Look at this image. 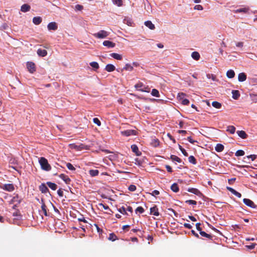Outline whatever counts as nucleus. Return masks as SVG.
<instances>
[{
  "instance_id": "obj_1",
  "label": "nucleus",
  "mask_w": 257,
  "mask_h": 257,
  "mask_svg": "<svg viewBox=\"0 0 257 257\" xmlns=\"http://www.w3.org/2000/svg\"><path fill=\"white\" fill-rule=\"evenodd\" d=\"M39 162L42 170L49 171L51 169L50 165L48 163V160L44 157H41Z\"/></svg>"
},
{
  "instance_id": "obj_2",
  "label": "nucleus",
  "mask_w": 257,
  "mask_h": 257,
  "mask_svg": "<svg viewBox=\"0 0 257 257\" xmlns=\"http://www.w3.org/2000/svg\"><path fill=\"white\" fill-rule=\"evenodd\" d=\"M109 35V33L106 31L101 30L97 33L93 34V36L97 39H103L106 38Z\"/></svg>"
},
{
  "instance_id": "obj_3",
  "label": "nucleus",
  "mask_w": 257,
  "mask_h": 257,
  "mask_svg": "<svg viewBox=\"0 0 257 257\" xmlns=\"http://www.w3.org/2000/svg\"><path fill=\"white\" fill-rule=\"evenodd\" d=\"M135 87L137 90L141 91L149 92L150 91V89L148 87H145L143 83L142 82H139L136 84L135 85Z\"/></svg>"
},
{
  "instance_id": "obj_4",
  "label": "nucleus",
  "mask_w": 257,
  "mask_h": 257,
  "mask_svg": "<svg viewBox=\"0 0 257 257\" xmlns=\"http://www.w3.org/2000/svg\"><path fill=\"white\" fill-rule=\"evenodd\" d=\"M27 68L30 73H34L36 71V65L34 62H28L26 64Z\"/></svg>"
},
{
  "instance_id": "obj_5",
  "label": "nucleus",
  "mask_w": 257,
  "mask_h": 257,
  "mask_svg": "<svg viewBox=\"0 0 257 257\" xmlns=\"http://www.w3.org/2000/svg\"><path fill=\"white\" fill-rule=\"evenodd\" d=\"M121 135L125 137H129L131 136H135L137 134V132L134 130H127L120 132Z\"/></svg>"
},
{
  "instance_id": "obj_6",
  "label": "nucleus",
  "mask_w": 257,
  "mask_h": 257,
  "mask_svg": "<svg viewBox=\"0 0 257 257\" xmlns=\"http://www.w3.org/2000/svg\"><path fill=\"white\" fill-rule=\"evenodd\" d=\"M243 202L246 205L251 208H255L257 207L256 205H255L252 201L249 199L244 198L243 199Z\"/></svg>"
},
{
  "instance_id": "obj_7",
  "label": "nucleus",
  "mask_w": 257,
  "mask_h": 257,
  "mask_svg": "<svg viewBox=\"0 0 257 257\" xmlns=\"http://www.w3.org/2000/svg\"><path fill=\"white\" fill-rule=\"evenodd\" d=\"M145 100L147 102H157V103H163L164 100L163 99H155V98H152L150 97H143Z\"/></svg>"
},
{
  "instance_id": "obj_8",
  "label": "nucleus",
  "mask_w": 257,
  "mask_h": 257,
  "mask_svg": "<svg viewBox=\"0 0 257 257\" xmlns=\"http://www.w3.org/2000/svg\"><path fill=\"white\" fill-rule=\"evenodd\" d=\"M41 203L42 204L41 209H42V210L44 215L46 216H49V214L48 213L47 207L45 204L44 199L43 198L41 199Z\"/></svg>"
},
{
  "instance_id": "obj_9",
  "label": "nucleus",
  "mask_w": 257,
  "mask_h": 257,
  "mask_svg": "<svg viewBox=\"0 0 257 257\" xmlns=\"http://www.w3.org/2000/svg\"><path fill=\"white\" fill-rule=\"evenodd\" d=\"M102 44L104 46L107 47L109 48H114L115 46L114 43L108 40L104 41L102 43Z\"/></svg>"
},
{
  "instance_id": "obj_10",
  "label": "nucleus",
  "mask_w": 257,
  "mask_h": 257,
  "mask_svg": "<svg viewBox=\"0 0 257 257\" xmlns=\"http://www.w3.org/2000/svg\"><path fill=\"white\" fill-rule=\"evenodd\" d=\"M3 189L6 191L12 192L14 190L15 187L12 184H6L4 185Z\"/></svg>"
},
{
  "instance_id": "obj_11",
  "label": "nucleus",
  "mask_w": 257,
  "mask_h": 257,
  "mask_svg": "<svg viewBox=\"0 0 257 257\" xmlns=\"http://www.w3.org/2000/svg\"><path fill=\"white\" fill-rule=\"evenodd\" d=\"M226 189L227 190L230 191L231 193H232L235 196H237L238 198H240L241 197V194L240 193L236 191L234 189H233L232 188L230 187H226Z\"/></svg>"
},
{
  "instance_id": "obj_12",
  "label": "nucleus",
  "mask_w": 257,
  "mask_h": 257,
  "mask_svg": "<svg viewBox=\"0 0 257 257\" xmlns=\"http://www.w3.org/2000/svg\"><path fill=\"white\" fill-rule=\"evenodd\" d=\"M59 177L62 179L66 184H69L71 182V179L69 178V177L64 174H61L59 176Z\"/></svg>"
},
{
  "instance_id": "obj_13",
  "label": "nucleus",
  "mask_w": 257,
  "mask_h": 257,
  "mask_svg": "<svg viewBox=\"0 0 257 257\" xmlns=\"http://www.w3.org/2000/svg\"><path fill=\"white\" fill-rule=\"evenodd\" d=\"M131 149L132 151L135 153L137 156H141L142 153L139 151V148L136 145H133L131 146Z\"/></svg>"
},
{
  "instance_id": "obj_14",
  "label": "nucleus",
  "mask_w": 257,
  "mask_h": 257,
  "mask_svg": "<svg viewBox=\"0 0 257 257\" xmlns=\"http://www.w3.org/2000/svg\"><path fill=\"white\" fill-rule=\"evenodd\" d=\"M47 28L49 30H56L58 28L57 25L55 22H51L48 24Z\"/></svg>"
},
{
  "instance_id": "obj_15",
  "label": "nucleus",
  "mask_w": 257,
  "mask_h": 257,
  "mask_svg": "<svg viewBox=\"0 0 257 257\" xmlns=\"http://www.w3.org/2000/svg\"><path fill=\"white\" fill-rule=\"evenodd\" d=\"M150 212L151 214L154 215L155 216H158L159 215L158 208H157V206H155L153 207H151L150 208Z\"/></svg>"
},
{
  "instance_id": "obj_16",
  "label": "nucleus",
  "mask_w": 257,
  "mask_h": 257,
  "mask_svg": "<svg viewBox=\"0 0 257 257\" xmlns=\"http://www.w3.org/2000/svg\"><path fill=\"white\" fill-rule=\"evenodd\" d=\"M39 190L43 193H46L49 191V189L48 187L46 186L45 184H42L39 186Z\"/></svg>"
},
{
  "instance_id": "obj_17",
  "label": "nucleus",
  "mask_w": 257,
  "mask_h": 257,
  "mask_svg": "<svg viewBox=\"0 0 257 257\" xmlns=\"http://www.w3.org/2000/svg\"><path fill=\"white\" fill-rule=\"evenodd\" d=\"M115 69V66L111 64H109L106 65L105 70L109 72H112Z\"/></svg>"
},
{
  "instance_id": "obj_18",
  "label": "nucleus",
  "mask_w": 257,
  "mask_h": 257,
  "mask_svg": "<svg viewBox=\"0 0 257 257\" xmlns=\"http://www.w3.org/2000/svg\"><path fill=\"white\" fill-rule=\"evenodd\" d=\"M246 79V75L244 73H240L238 75V80L240 82H243Z\"/></svg>"
},
{
  "instance_id": "obj_19",
  "label": "nucleus",
  "mask_w": 257,
  "mask_h": 257,
  "mask_svg": "<svg viewBox=\"0 0 257 257\" xmlns=\"http://www.w3.org/2000/svg\"><path fill=\"white\" fill-rule=\"evenodd\" d=\"M37 54L40 57H45L47 55V52L45 50L39 49L37 50Z\"/></svg>"
},
{
  "instance_id": "obj_20",
  "label": "nucleus",
  "mask_w": 257,
  "mask_h": 257,
  "mask_svg": "<svg viewBox=\"0 0 257 257\" xmlns=\"http://www.w3.org/2000/svg\"><path fill=\"white\" fill-rule=\"evenodd\" d=\"M145 25L149 28L150 30H154L155 28V25L150 21H147L145 22Z\"/></svg>"
},
{
  "instance_id": "obj_21",
  "label": "nucleus",
  "mask_w": 257,
  "mask_h": 257,
  "mask_svg": "<svg viewBox=\"0 0 257 257\" xmlns=\"http://www.w3.org/2000/svg\"><path fill=\"white\" fill-rule=\"evenodd\" d=\"M30 6L27 4H24L21 6V11L22 12L26 13L30 11Z\"/></svg>"
},
{
  "instance_id": "obj_22",
  "label": "nucleus",
  "mask_w": 257,
  "mask_h": 257,
  "mask_svg": "<svg viewBox=\"0 0 257 257\" xmlns=\"http://www.w3.org/2000/svg\"><path fill=\"white\" fill-rule=\"evenodd\" d=\"M236 133L238 136L243 139H245L247 137V135L243 131H238Z\"/></svg>"
},
{
  "instance_id": "obj_23",
  "label": "nucleus",
  "mask_w": 257,
  "mask_h": 257,
  "mask_svg": "<svg viewBox=\"0 0 257 257\" xmlns=\"http://www.w3.org/2000/svg\"><path fill=\"white\" fill-rule=\"evenodd\" d=\"M110 56L116 60H120L122 59V55L118 53H113L110 54Z\"/></svg>"
},
{
  "instance_id": "obj_24",
  "label": "nucleus",
  "mask_w": 257,
  "mask_h": 257,
  "mask_svg": "<svg viewBox=\"0 0 257 257\" xmlns=\"http://www.w3.org/2000/svg\"><path fill=\"white\" fill-rule=\"evenodd\" d=\"M199 233L202 237L207 238L211 240L212 239V236L209 234L206 233L205 231L202 230L201 232H199Z\"/></svg>"
},
{
  "instance_id": "obj_25",
  "label": "nucleus",
  "mask_w": 257,
  "mask_h": 257,
  "mask_svg": "<svg viewBox=\"0 0 257 257\" xmlns=\"http://www.w3.org/2000/svg\"><path fill=\"white\" fill-rule=\"evenodd\" d=\"M33 22L35 25H39L42 22V18L40 17H34Z\"/></svg>"
},
{
  "instance_id": "obj_26",
  "label": "nucleus",
  "mask_w": 257,
  "mask_h": 257,
  "mask_svg": "<svg viewBox=\"0 0 257 257\" xmlns=\"http://www.w3.org/2000/svg\"><path fill=\"white\" fill-rule=\"evenodd\" d=\"M215 150L217 152H222L224 150V146L220 144H217L215 148Z\"/></svg>"
},
{
  "instance_id": "obj_27",
  "label": "nucleus",
  "mask_w": 257,
  "mask_h": 257,
  "mask_svg": "<svg viewBox=\"0 0 257 257\" xmlns=\"http://www.w3.org/2000/svg\"><path fill=\"white\" fill-rule=\"evenodd\" d=\"M188 191L189 192L192 193L197 195H198L199 194H201L200 191L196 188H189L188 189Z\"/></svg>"
},
{
  "instance_id": "obj_28",
  "label": "nucleus",
  "mask_w": 257,
  "mask_h": 257,
  "mask_svg": "<svg viewBox=\"0 0 257 257\" xmlns=\"http://www.w3.org/2000/svg\"><path fill=\"white\" fill-rule=\"evenodd\" d=\"M171 189L174 192H178L179 191L178 185L177 183H173L171 186Z\"/></svg>"
},
{
  "instance_id": "obj_29",
  "label": "nucleus",
  "mask_w": 257,
  "mask_h": 257,
  "mask_svg": "<svg viewBox=\"0 0 257 257\" xmlns=\"http://www.w3.org/2000/svg\"><path fill=\"white\" fill-rule=\"evenodd\" d=\"M226 76L228 78H232L235 76V73L232 70H229L226 72Z\"/></svg>"
},
{
  "instance_id": "obj_30",
  "label": "nucleus",
  "mask_w": 257,
  "mask_h": 257,
  "mask_svg": "<svg viewBox=\"0 0 257 257\" xmlns=\"http://www.w3.org/2000/svg\"><path fill=\"white\" fill-rule=\"evenodd\" d=\"M47 184L49 187H50L53 190H56L57 189V185L54 183L51 182H47Z\"/></svg>"
},
{
  "instance_id": "obj_31",
  "label": "nucleus",
  "mask_w": 257,
  "mask_h": 257,
  "mask_svg": "<svg viewBox=\"0 0 257 257\" xmlns=\"http://www.w3.org/2000/svg\"><path fill=\"white\" fill-rule=\"evenodd\" d=\"M159 141L158 139H152L151 144L154 147H157L159 145Z\"/></svg>"
},
{
  "instance_id": "obj_32",
  "label": "nucleus",
  "mask_w": 257,
  "mask_h": 257,
  "mask_svg": "<svg viewBox=\"0 0 257 257\" xmlns=\"http://www.w3.org/2000/svg\"><path fill=\"white\" fill-rule=\"evenodd\" d=\"M235 127L233 125H229L227 127V131L231 134H233L235 132Z\"/></svg>"
},
{
  "instance_id": "obj_33",
  "label": "nucleus",
  "mask_w": 257,
  "mask_h": 257,
  "mask_svg": "<svg viewBox=\"0 0 257 257\" xmlns=\"http://www.w3.org/2000/svg\"><path fill=\"white\" fill-rule=\"evenodd\" d=\"M133 67L131 64L127 63L125 65L122 70L132 71L133 70Z\"/></svg>"
},
{
  "instance_id": "obj_34",
  "label": "nucleus",
  "mask_w": 257,
  "mask_h": 257,
  "mask_svg": "<svg viewBox=\"0 0 257 257\" xmlns=\"http://www.w3.org/2000/svg\"><path fill=\"white\" fill-rule=\"evenodd\" d=\"M89 173L91 176L94 177L98 175L99 171L97 170H90Z\"/></svg>"
},
{
  "instance_id": "obj_35",
  "label": "nucleus",
  "mask_w": 257,
  "mask_h": 257,
  "mask_svg": "<svg viewBox=\"0 0 257 257\" xmlns=\"http://www.w3.org/2000/svg\"><path fill=\"white\" fill-rule=\"evenodd\" d=\"M191 57L195 60H198L200 58V54L197 52H193L191 54Z\"/></svg>"
},
{
  "instance_id": "obj_36",
  "label": "nucleus",
  "mask_w": 257,
  "mask_h": 257,
  "mask_svg": "<svg viewBox=\"0 0 257 257\" xmlns=\"http://www.w3.org/2000/svg\"><path fill=\"white\" fill-rule=\"evenodd\" d=\"M89 64L94 70H97L99 67L98 63L96 62H90Z\"/></svg>"
},
{
  "instance_id": "obj_37",
  "label": "nucleus",
  "mask_w": 257,
  "mask_h": 257,
  "mask_svg": "<svg viewBox=\"0 0 257 257\" xmlns=\"http://www.w3.org/2000/svg\"><path fill=\"white\" fill-rule=\"evenodd\" d=\"M170 158L173 161H176L178 163H181L182 162L181 159L175 155H172Z\"/></svg>"
},
{
  "instance_id": "obj_38",
  "label": "nucleus",
  "mask_w": 257,
  "mask_h": 257,
  "mask_svg": "<svg viewBox=\"0 0 257 257\" xmlns=\"http://www.w3.org/2000/svg\"><path fill=\"white\" fill-rule=\"evenodd\" d=\"M248 8H241V9H237L234 12L236 13H246L248 12Z\"/></svg>"
},
{
  "instance_id": "obj_39",
  "label": "nucleus",
  "mask_w": 257,
  "mask_h": 257,
  "mask_svg": "<svg viewBox=\"0 0 257 257\" xmlns=\"http://www.w3.org/2000/svg\"><path fill=\"white\" fill-rule=\"evenodd\" d=\"M108 239L113 241L117 239V237L114 233H111L109 234Z\"/></svg>"
},
{
  "instance_id": "obj_40",
  "label": "nucleus",
  "mask_w": 257,
  "mask_h": 257,
  "mask_svg": "<svg viewBox=\"0 0 257 257\" xmlns=\"http://www.w3.org/2000/svg\"><path fill=\"white\" fill-rule=\"evenodd\" d=\"M212 105L214 107L218 109L221 107V103L217 101H213Z\"/></svg>"
},
{
  "instance_id": "obj_41",
  "label": "nucleus",
  "mask_w": 257,
  "mask_h": 257,
  "mask_svg": "<svg viewBox=\"0 0 257 257\" xmlns=\"http://www.w3.org/2000/svg\"><path fill=\"white\" fill-rule=\"evenodd\" d=\"M113 4L118 7H121L122 5V0H112Z\"/></svg>"
},
{
  "instance_id": "obj_42",
  "label": "nucleus",
  "mask_w": 257,
  "mask_h": 257,
  "mask_svg": "<svg viewBox=\"0 0 257 257\" xmlns=\"http://www.w3.org/2000/svg\"><path fill=\"white\" fill-rule=\"evenodd\" d=\"M188 160L190 163H192L194 165H195L197 163L196 159L193 156H190V157H189Z\"/></svg>"
},
{
  "instance_id": "obj_43",
  "label": "nucleus",
  "mask_w": 257,
  "mask_h": 257,
  "mask_svg": "<svg viewBox=\"0 0 257 257\" xmlns=\"http://www.w3.org/2000/svg\"><path fill=\"white\" fill-rule=\"evenodd\" d=\"M206 77L208 79H211L214 81H217L218 80L215 75L213 74H208L206 75Z\"/></svg>"
},
{
  "instance_id": "obj_44",
  "label": "nucleus",
  "mask_w": 257,
  "mask_h": 257,
  "mask_svg": "<svg viewBox=\"0 0 257 257\" xmlns=\"http://www.w3.org/2000/svg\"><path fill=\"white\" fill-rule=\"evenodd\" d=\"M12 201L13 202H17L18 204H20L21 202V200L19 199L18 195H17L13 198Z\"/></svg>"
},
{
  "instance_id": "obj_45",
  "label": "nucleus",
  "mask_w": 257,
  "mask_h": 257,
  "mask_svg": "<svg viewBox=\"0 0 257 257\" xmlns=\"http://www.w3.org/2000/svg\"><path fill=\"white\" fill-rule=\"evenodd\" d=\"M244 154L245 153L243 150H239L236 152L235 155L237 157H239L243 156Z\"/></svg>"
},
{
  "instance_id": "obj_46",
  "label": "nucleus",
  "mask_w": 257,
  "mask_h": 257,
  "mask_svg": "<svg viewBox=\"0 0 257 257\" xmlns=\"http://www.w3.org/2000/svg\"><path fill=\"white\" fill-rule=\"evenodd\" d=\"M151 94L154 96H159V92L156 89H153L151 91Z\"/></svg>"
},
{
  "instance_id": "obj_47",
  "label": "nucleus",
  "mask_w": 257,
  "mask_h": 257,
  "mask_svg": "<svg viewBox=\"0 0 257 257\" xmlns=\"http://www.w3.org/2000/svg\"><path fill=\"white\" fill-rule=\"evenodd\" d=\"M251 159V161H254L256 158V155H250L249 156H246V157L244 158V159H247L249 160V159Z\"/></svg>"
},
{
  "instance_id": "obj_48",
  "label": "nucleus",
  "mask_w": 257,
  "mask_h": 257,
  "mask_svg": "<svg viewBox=\"0 0 257 257\" xmlns=\"http://www.w3.org/2000/svg\"><path fill=\"white\" fill-rule=\"evenodd\" d=\"M13 215L18 220L20 219L21 218V215L19 211L14 212Z\"/></svg>"
},
{
  "instance_id": "obj_49",
  "label": "nucleus",
  "mask_w": 257,
  "mask_h": 257,
  "mask_svg": "<svg viewBox=\"0 0 257 257\" xmlns=\"http://www.w3.org/2000/svg\"><path fill=\"white\" fill-rule=\"evenodd\" d=\"M179 149L181 151V152L182 153V154L186 157L188 156V154L187 153V152L186 151V150L181 146H180V145H179Z\"/></svg>"
},
{
  "instance_id": "obj_50",
  "label": "nucleus",
  "mask_w": 257,
  "mask_h": 257,
  "mask_svg": "<svg viewBox=\"0 0 257 257\" xmlns=\"http://www.w3.org/2000/svg\"><path fill=\"white\" fill-rule=\"evenodd\" d=\"M66 167L70 170H71V171H75V167L70 163H67L66 164Z\"/></svg>"
},
{
  "instance_id": "obj_51",
  "label": "nucleus",
  "mask_w": 257,
  "mask_h": 257,
  "mask_svg": "<svg viewBox=\"0 0 257 257\" xmlns=\"http://www.w3.org/2000/svg\"><path fill=\"white\" fill-rule=\"evenodd\" d=\"M144 211V209L142 206L138 207L135 210L136 213L138 212H139L140 213H143Z\"/></svg>"
},
{
  "instance_id": "obj_52",
  "label": "nucleus",
  "mask_w": 257,
  "mask_h": 257,
  "mask_svg": "<svg viewBox=\"0 0 257 257\" xmlns=\"http://www.w3.org/2000/svg\"><path fill=\"white\" fill-rule=\"evenodd\" d=\"M118 211L122 214H127L126 208L123 206L120 208Z\"/></svg>"
},
{
  "instance_id": "obj_53",
  "label": "nucleus",
  "mask_w": 257,
  "mask_h": 257,
  "mask_svg": "<svg viewBox=\"0 0 257 257\" xmlns=\"http://www.w3.org/2000/svg\"><path fill=\"white\" fill-rule=\"evenodd\" d=\"M232 96H239L240 95V92L237 90L232 91Z\"/></svg>"
},
{
  "instance_id": "obj_54",
  "label": "nucleus",
  "mask_w": 257,
  "mask_h": 257,
  "mask_svg": "<svg viewBox=\"0 0 257 257\" xmlns=\"http://www.w3.org/2000/svg\"><path fill=\"white\" fill-rule=\"evenodd\" d=\"M185 202L187 204H190V205H196L197 202L195 200H187L185 201Z\"/></svg>"
},
{
  "instance_id": "obj_55",
  "label": "nucleus",
  "mask_w": 257,
  "mask_h": 257,
  "mask_svg": "<svg viewBox=\"0 0 257 257\" xmlns=\"http://www.w3.org/2000/svg\"><path fill=\"white\" fill-rule=\"evenodd\" d=\"M93 121L94 123L96 124L98 126L101 125V122L98 118L95 117L93 119Z\"/></svg>"
},
{
  "instance_id": "obj_56",
  "label": "nucleus",
  "mask_w": 257,
  "mask_h": 257,
  "mask_svg": "<svg viewBox=\"0 0 257 257\" xmlns=\"http://www.w3.org/2000/svg\"><path fill=\"white\" fill-rule=\"evenodd\" d=\"M150 195L153 196H156L157 195H158L160 194V192L158 190H154L152 193H149Z\"/></svg>"
},
{
  "instance_id": "obj_57",
  "label": "nucleus",
  "mask_w": 257,
  "mask_h": 257,
  "mask_svg": "<svg viewBox=\"0 0 257 257\" xmlns=\"http://www.w3.org/2000/svg\"><path fill=\"white\" fill-rule=\"evenodd\" d=\"M99 206L100 207H102L104 210H108V209H109V207L108 205H105V204H103L102 203H99Z\"/></svg>"
},
{
  "instance_id": "obj_58",
  "label": "nucleus",
  "mask_w": 257,
  "mask_h": 257,
  "mask_svg": "<svg viewBox=\"0 0 257 257\" xmlns=\"http://www.w3.org/2000/svg\"><path fill=\"white\" fill-rule=\"evenodd\" d=\"M256 244V243H251V244H250V245H246V247L248 249H253V248L255 247V246Z\"/></svg>"
},
{
  "instance_id": "obj_59",
  "label": "nucleus",
  "mask_w": 257,
  "mask_h": 257,
  "mask_svg": "<svg viewBox=\"0 0 257 257\" xmlns=\"http://www.w3.org/2000/svg\"><path fill=\"white\" fill-rule=\"evenodd\" d=\"M128 189L131 191H135L136 190V186L134 185H131Z\"/></svg>"
},
{
  "instance_id": "obj_60",
  "label": "nucleus",
  "mask_w": 257,
  "mask_h": 257,
  "mask_svg": "<svg viewBox=\"0 0 257 257\" xmlns=\"http://www.w3.org/2000/svg\"><path fill=\"white\" fill-rule=\"evenodd\" d=\"M75 9L76 11H81L83 9V6L80 5H77L75 7Z\"/></svg>"
},
{
  "instance_id": "obj_61",
  "label": "nucleus",
  "mask_w": 257,
  "mask_h": 257,
  "mask_svg": "<svg viewBox=\"0 0 257 257\" xmlns=\"http://www.w3.org/2000/svg\"><path fill=\"white\" fill-rule=\"evenodd\" d=\"M10 164L12 165H15L17 164V161L13 158H11L9 161Z\"/></svg>"
},
{
  "instance_id": "obj_62",
  "label": "nucleus",
  "mask_w": 257,
  "mask_h": 257,
  "mask_svg": "<svg viewBox=\"0 0 257 257\" xmlns=\"http://www.w3.org/2000/svg\"><path fill=\"white\" fill-rule=\"evenodd\" d=\"M189 101L187 99H184L182 100V104L183 105H188Z\"/></svg>"
},
{
  "instance_id": "obj_63",
  "label": "nucleus",
  "mask_w": 257,
  "mask_h": 257,
  "mask_svg": "<svg viewBox=\"0 0 257 257\" xmlns=\"http://www.w3.org/2000/svg\"><path fill=\"white\" fill-rule=\"evenodd\" d=\"M194 9L197 10H202L203 7L202 6H201L200 5H197L194 7Z\"/></svg>"
},
{
  "instance_id": "obj_64",
  "label": "nucleus",
  "mask_w": 257,
  "mask_h": 257,
  "mask_svg": "<svg viewBox=\"0 0 257 257\" xmlns=\"http://www.w3.org/2000/svg\"><path fill=\"white\" fill-rule=\"evenodd\" d=\"M200 225L201 223H197L196 224V229L199 231V232L202 231V228H201Z\"/></svg>"
}]
</instances>
